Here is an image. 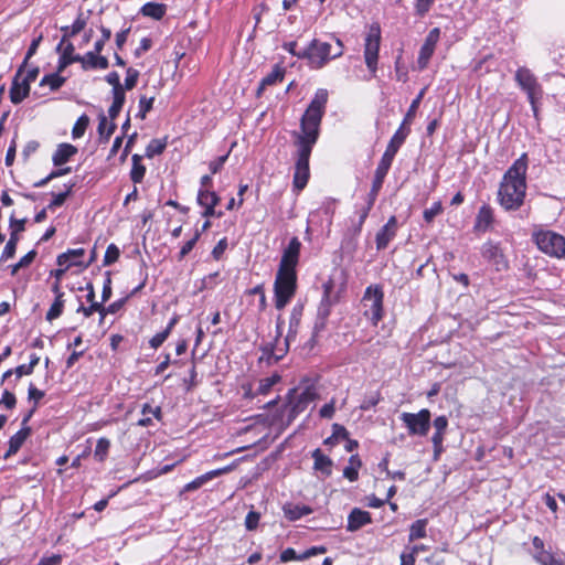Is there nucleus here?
<instances>
[{
    "mask_svg": "<svg viewBox=\"0 0 565 565\" xmlns=\"http://www.w3.org/2000/svg\"><path fill=\"white\" fill-rule=\"evenodd\" d=\"M427 523H428L427 519H418L414 523H412V525L409 527L408 540L411 542H413L415 540L426 537Z\"/></svg>",
    "mask_w": 565,
    "mask_h": 565,
    "instance_id": "nucleus-35",
    "label": "nucleus"
},
{
    "mask_svg": "<svg viewBox=\"0 0 565 565\" xmlns=\"http://www.w3.org/2000/svg\"><path fill=\"white\" fill-rule=\"evenodd\" d=\"M443 204L440 201L435 202L429 209L424 210L423 217L426 223H431L434 218L443 212Z\"/></svg>",
    "mask_w": 565,
    "mask_h": 565,
    "instance_id": "nucleus-52",
    "label": "nucleus"
},
{
    "mask_svg": "<svg viewBox=\"0 0 565 565\" xmlns=\"http://www.w3.org/2000/svg\"><path fill=\"white\" fill-rule=\"evenodd\" d=\"M86 19L83 18V13H79L73 24L71 26L65 25L61 28V31L63 32L62 42H65L66 39L73 38L79 32H82L86 26Z\"/></svg>",
    "mask_w": 565,
    "mask_h": 565,
    "instance_id": "nucleus-31",
    "label": "nucleus"
},
{
    "mask_svg": "<svg viewBox=\"0 0 565 565\" xmlns=\"http://www.w3.org/2000/svg\"><path fill=\"white\" fill-rule=\"evenodd\" d=\"M301 243L298 237H292L288 246L284 249L278 269L296 271V266L299 262Z\"/></svg>",
    "mask_w": 565,
    "mask_h": 565,
    "instance_id": "nucleus-12",
    "label": "nucleus"
},
{
    "mask_svg": "<svg viewBox=\"0 0 565 565\" xmlns=\"http://www.w3.org/2000/svg\"><path fill=\"white\" fill-rule=\"evenodd\" d=\"M297 290V271L278 269L274 282V300L278 310L284 309Z\"/></svg>",
    "mask_w": 565,
    "mask_h": 565,
    "instance_id": "nucleus-3",
    "label": "nucleus"
},
{
    "mask_svg": "<svg viewBox=\"0 0 565 565\" xmlns=\"http://www.w3.org/2000/svg\"><path fill=\"white\" fill-rule=\"evenodd\" d=\"M316 393L311 387H306L302 391L298 388L289 390L287 394V404L282 408V414L287 415V423L290 424L296 417L306 411L309 404L313 401Z\"/></svg>",
    "mask_w": 565,
    "mask_h": 565,
    "instance_id": "nucleus-6",
    "label": "nucleus"
},
{
    "mask_svg": "<svg viewBox=\"0 0 565 565\" xmlns=\"http://www.w3.org/2000/svg\"><path fill=\"white\" fill-rule=\"evenodd\" d=\"M63 310H64V299L63 297H55L53 303L51 305L49 311L46 312V320L47 321H53L55 319H57L62 313H63Z\"/></svg>",
    "mask_w": 565,
    "mask_h": 565,
    "instance_id": "nucleus-44",
    "label": "nucleus"
},
{
    "mask_svg": "<svg viewBox=\"0 0 565 565\" xmlns=\"http://www.w3.org/2000/svg\"><path fill=\"white\" fill-rule=\"evenodd\" d=\"M280 381V376L278 374H274L271 376L262 379L258 383V387L256 390L257 395H266L270 392L271 387Z\"/></svg>",
    "mask_w": 565,
    "mask_h": 565,
    "instance_id": "nucleus-42",
    "label": "nucleus"
},
{
    "mask_svg": "<svg viewBox=\"0 0 565 565\" xmlns=\"http://www.w3.org/2000/svg\"><path fill=\"white\" fill-rule=\"evenodd\" d=\"M43 36L40 34L38 38L33 39L28 51H26V54L24 56V60L22 62V64L19 66L18 68V73L19 74H23L28 64H29V60L36 53L38 49H39V45L42 41Z\"/></svg>",
    "mask_w": 565,
    "mask_h": 565,
    "instance_id": "nucleus-41",
    "label": "nucleus"
},
{
    "mask_svg": "<svg viewBox=\"0 0 565 565\" xmlns=\"http://www.w3.org/2000/svg\"><path fill=\"white\" fill-rule=\"evenodd\" d=\"M393 163V160L391 159H387L385 157L382 156L377 167H376V170H375V173H374V178H373V182H372V186H371V190L369 192V198H370V203L371 204H374L375 203V200L383 186V183H384V180H385V177L387 175L390 169H391V166Z\"/></svg>",
    "mask_w": 565,
    "mask_h": 565,
    "instance_id": "nucleus-13",
    "label": "nucleus"
},
{
    "mask_svg": "<svg viewBox=\"0 0 565 565\" xmlns=\"http://www.w3.org/2000/svg\"><path fill=\"white\" fill-rule=\"evenodd\" d=\"M397 232V218L392 215L385 225H383L380 231L376 233L375 243L376 249L383 250L385 249L390 242L396 236Z\"/></svg>",
    "mask_w": 565,
    "mask_h": 565,
    "instance_id": "nucleus-17",
    "label": "nucleus"
},
{
    "mask_svg": "<svg viewBox=\"0 0 565 565\" xmlns=\"http://www.w3.org/2000/svg\"><path fill=\"white\" fill-rule=\"evenodd\" d=\"M384 291L381 285H370L366 287L361 305L363 315L370 319L371 323L376 327L384 316Z\"/></svg>",
    "mask_w": 565,
    "mask_h": 565,
    "instance_id": "nucleus-5",
    "label": "nucleus"
},
{
    "mask_svg": "<svg viewBox=\"0 0 565 565\" xmlns=\"http://www.w3.org/2000/svg\"><path fill=\"white\" fill-rule=\"evenodd\" d=\"M311 457L313 458V469L320 471L324 477H330L332 473V460L319 448L312 451Z\"/></svg>",
    "mask_w": 565,
    "mask_h": 565,
    "instance_id": "nucleus-24",
    "label": "nucleus"
},
{
    "mask_svg": "<svg viewBox=\"0 0 565 565\" xmlns=\"http://www.w3.org/2000/svg\"><path fill=\"white\" fill-rule=\"evenodd\" d=\"M399 419L411 436H426L431 425V414L427 408H423L418 413L404 412L401 414Z\"/></svg>",
    "mask_w": 565,
    "mask_h": 565,
    "instance_id": "nucleus-9",
    "label": "nucleus"
},
{
    "mask_svg": "<svg viewBox=\"0 0 565 565\" xmlns=\"http://www.w3.org/2000/svg\"><path fill=\"white\" fill-rule=\"evenodd\" d=\"M61 72L46 74L40 81V86H50L51 90L60 89L66 82V77L60 75Z\"/></svg>",
    "mask_w": 565,
    "mask_h": 565,
    "instance_id": "nucleus-34",
    "label": "nucleus"
},
{
    "mask_svg": "<svg viewBox=\"0 0 565 565\" xmlns=\"http://www.w3.org/2000/svg\"><path fill=\"white\" fill-rule=\"evenodd\" d=\"M527 154L522 153L505 171L498 190V201L505 211H518L526 195Z\"/></svg>",
    "mask_w": 565,
    "mask_h": 565,
    "instance_id": "nucleus-2",
    "label": "nucleus"
},
{
    "mask_svg": "<svg viewBox=\"0 0 565 565\" xmlns=\"http://www.w3.org/2000/svg\"><path fill=\"white\" fill-rule=\"evenodd\" d=\"M480 254L495 271H505L510 267L509 259L507 258L499 242H493L491 239L484 242L481 245Z\"/></svg>",
    "mask_w": 565,
    "mask_h": 565,
    "instance_id": "nucleus-10",
    "label": "nucleus"
},
{
    "mask_svg": "<svg viewBox=\"0 0 565 565\" xmlns=\"http://www.w3.org/2000/svg\"><path fill=\"white\" fill-rule=\"evenodd\" d=\"M435 3V0H416L414 9L415 14L419 18H424Z\"/></svg>",
    "mask_w": 565,
    "mask_h": 565,
    "instance_id": "nucleus-55",
    "label": "nucleus"
},
{
    "mask_svg": "<svg viewBox=\"0 0 565 565\" xmlns=\"http://www.w3.org/2000/svg\"><path fill=\"white\" fill-rule=\"evenodd\" d=\"M105 81L113 86L111 92L125 90L120 83V77L117 72H110L105 76Z\"/></svg>",
    "mask_w": 565,
    "mask_h": 565,
    "instance_id": "nucleus-64",
    "label": "nucleus"
},
{
    "mask_svg": "<svg viewBox=\"0 0 565 565\" xmlns=\"http://www.w3.org/2000/svg\"><path fill=\"white\" fill-rule=\"evenodd\" d=\"M411 134L409 125L402 121L398 129L395 131V134L392 136L383 157L394 160L396 153L398 152L399 148L405 142L406 138Z\"/></svg>",
    "mask_w": 565,
    "mask_h": 565,
    "instance_id": "nucleus-15",
    "label": "nucleus"
},
{
    "mask_svg": "<svg viewBox=\"0 0 565 565\" xmlns=\"http://www.w3.org/2000/svg\"><path fill=\"white\" fill-rule=\"evenodd\" d=\"M434 52H435V47L423 43V45L420 46L419 53H418V58H417L418 68L420 71H423L427 67L429 60L433 56Z\"/></svg>",
    "mask_w": 565,
    "mask_h": 565,
    "instance_id": "nucleus-40",
    "label": "nucleus"
},
{
    "mask_svg": "<svg viewBox=\"0 0 565 565\" xmlns=\"http://www.w3.org/2000/svg\"><path fill=\"white\" fill-rule=\"evenodd\" d=\"M35 256H36V250L35 249H32L29 253H26L23 257L20 258V260L17 264L11 265L9 267L10 268V274L12 276H15L17 273L21 268L30 266L32 264V262L34 260Z\"/></svg>",
    "mask_w": 565,
    "mask_h": 565,
    "instance_id": "nucleus-43",
    "label": "nucleus"
},
{
    "mask_svg": "<svg viewBox=\"0 0 565 565\" xmlns=\"http://www.w3.org/2000/svg\"><path fill=\"white\" fill-rule=\"evenodd\" d=\"M299 60L307 61V65L311 70H321L330 61L335 60L332 54V45L320 39H312L310 43L301 50Z\"/></svg>",
    "mask_w": 565,
    "mask_h": 565,
    "instance_id": "nucleus-4",
    "label": "nucleus"
},
{
    "mask_svg": "<svg viewBox=\"0 0 565 565\" xmlns=\"http://www.w3.org/2000/svg\"><path fill=\"white\" fill-rule=\"evenodd\" d=\"M97 54H100V52L89 51L85 55L82 56V61H78V63L82 64L83 70H95L96 58Z\"/></svg>",
    "mask_w": 565,
    "mask_h": 565,
    "instance_id": "nucleus-53",
    "label": "nucleus"
},
{
    "mask_svg": "<svg viewBox=\"0 0 565 565\" xmlns=\"http://www.w3.org/2000/svg\"><path fill=\"white\" fill-rule=\"evenodd\" d=\"M285 76V68H282L280 65L276 64L271 72L268 73L266 76L262 79V86H270L278 82H281Z\"/></svg>",
    "mask_w": 565,
    "mask_h": 565,
    "instance_id": "nucleus-39",
    "label": "nucleus"
},
{
    "mask_svg": "<svg viewBox=\"0 0 565 565\" xmlns=\"http://www.w3.org/2000/svg\"><path fill=\"white\" fill-rule=\"evenodd\" d=\"M129 296H126L124 298H120L114 302H111L109 306L107 307H104L103 306V319L106 317V315L108 313H116L118 312L122 307L126 303V301L128 300Z\"/></svg>",
    "mask_w": 565,
    "mask_h": 565,
    "instance_id": "nucleus-61",
    "label": "nucleus"
},
{
    "mask_svg": "<svg viewBox=\"0 0 565 565\" xmlns=\"http://www.w3.org/2000/svg\"><path fill=\"white\" fill-rule=\"evenodd\" d=\"M99 31L102 33V36L94 44V50H96V52H102L104 50L106 42L109 41V39L111 38L110 29L100 25Z\"/></svg>",
    "mask_w": 565,
    "mask_h": 565,
    "instance_id": "nucleus-58",
    "label": "nucleus"
},
{
    "mask_svg": "<svg viewBox=\"0 0 565 565\" xmlns=\"http://www.w3.org/2000/svg\"><path fill=\"white\" fill-rule=\"evenodd\" d=\"M88 124L89 118L87 115L83 114L82 116H79L72 129V137L74 139L83 137L88 127Z\"/></svg>",
    "mask_w": 565,
    "mask_h": 565,
    "instance_id": "nucleus-47",
    "label": "nucleus"
},
{
    "mask_svg": "<svg viewBox=\"0 0 565 565\" xmlns=\"http://www.w3.org/2000/svg\"><path fill=\"white\" fill-rule=\"evenodd\" d=\"M279 559L281 563H288L291 561H305L306 558H302V553L298 554L294 548L288 547L280 553Z\"/></svg>",
    "mask_w": 565,
    "mask_h": 565,
    "instance_id": "nucleus-60",
    "label": "nucleus"
},
{
    "mask_svg": "<svg viewBox=\"0 0 565 565\" xmlns=\"http://www.w3.org/2000/svg\"><path fill=\"white\" fill-rule=\"evenodd\" d=\"M494 222L493 210L489 204H483L476 216L473 231L486 233Z\"/></svg>",
    "mask_w": 565,
    "mask_h": 565,
    "instance_id": "nucleus-18",
    "label": "nucleus"
},
{
    "mask_svg": "<svg viewBox=\"0 0 565 565\" xmlns=\"http://www.w3.org/2000/svg\"><path fill=\"white\" fill-rule=\"evenodd\" d=\"M119 256H120L119 248L113 243L109 244L107 246L105 255H104L103 265L110 266L111 264H114L115 262L118 260Z\"/></svg>",
    "mask_w": 565,
    "mask_h": 565,
    "instance_id": "nucleus-48",
    "label": "nucleus"
},
{
    "mask_svg": "<svg viewBox=\"0 0 565 565\" xmlns=\"http://www.w3.org/2000/svg\"><path fill=\"white\" fill-rule=\"evenodd\" d=\"M77 152V148L71 143H61L53 153L52 161L55 167L66 163Z\"/></svg>",
    "mask_w": 565,
    "mask_h": 565,
    "instance_id": "nucleus-26",
    "label": "nucleus"
},
{
    "mask_svg": "<svg viewBox=\"0 0 565 565\" xmlns=\"http://www.w3.org/2000/svg\"><path fill=\"white\" fill-rule=\"evenodd\" d=\"M328 97L329 94L327 89H317L313 98L301 116L300 131H292L291 134L295 146L297 147L292 180L294 191L297 193L307 186L310 178L309 159L319 139L320 125L326 113Z\"/></svg>",
    "mask_w": 565,
    "mask_h": 565,
    "instance_id": "nucleus-1",
    "label": "nucleus"
},
{
    "mask_svg": "<svg viewBox=\"0 0 565 565\" xmlns=\"http://www.w3.org/2000/svg\"><path fill=\"white\" fill-rule=\"evenodd\" d=\"M111 93H113V104L110 105V107L108 109V115L111 120H115L125 104L126 95H125V90H118V92H111Z\"/></svg>",
    "mask_w": 565,
    "mask_h": 565,
    "instance_id": "nucleus-33",
    "label": "nucleus"
},
{
    "mask_svg": "<svg viewBox=\"0 0 565 565\" xmlns=\"http://www.w3.org/2000/svg\"><path fill=\"white\" fill-rule=\"evenodd\" d=\"M201 236V232L196 230L194 236L185 242L179 252L178 259L182 260L195 246L196 242Z\"/></svg>",
    "mask_w": 565,
    "mask_h": 565,
    "instance_id": "nucleus-54",
    "label": "nucleus"
},
{
    "mask_svg": "<svg viewBox=\"0 0 565 565\" xmlns=\"http://www.w3.org/2000/svg\"><path fill=\"white\" fill-rule=\"evenodd\" d=\"M39 73H40V68L38 66H34V67H31L30 70H28L26 74L22 78L23 90H22L21 96L18 95V93L15 92L17 83L11 84L10 100L12 104L18 105V104L22 103L23 99L29 96L30 85H31V83H33L36 79Z\"/></svg>",
    "mask_w": 565,
    "mask_h": 565,
    "instance_id": "nucleus-16",
    "label": "nucleus"
},
{
    "mask_svg": "<svg viewBox=\"0 0 565 565\" xmlns=\"http://www.w3.org/2000/svg\"><path fill=\"white\" fill-rule=\"evenodd\" d=\"M435 3V0H416L414 9L415 14L419 18H424Z\"/></svg>",
    "mask_w": 565,
    "mask_h": 565,
    "instance_id": "nucleus-56",
    "label": "nucleus"
},
{
    "mask_svg": "<svg viewBox=\"0 0 565 565\" xmlns=\"http://www.w3.org/2000/svg\"><path fill=\"white\" fill-rule=\"evenodd\" d=\"M88 307L81 303L76 310L78 313H83L85 317H90L94 312L100 313V320H103V303L102 302H89Z\"/></svg>",
    "mask_w": 565,
    "mask_h": 565,
    "instance_id": "nucleus-50",
    "label": "nucleus"
},
{
    "mask_svg": "<svg viewBox=\"0 0 565 565\" xmlns=\"http://www.w3.org/2000/svg\"><path fill=\"white\" fill-rule=\"evenodd\" d=\"M74 50L75 47L73 43L67 42L60 55L57 72H63L72 63H78V61H82V55L74 54Z\"/></svg>",
    "mask_w": 565,
    "mask_h": 565,
    "instance_id": "nucleus-27",
    "label": "nucleus"
},
{
    "mask_svg": "<svg viewBox=\"0 0 565 565\" xmlns=\"http://www.w3.org/2000/svg\"><path fill=\"white\" fill-rule=\"evenodd\" d=\"M302 315H303V305L296 303L290 312L289 328H288V333L286 335V342H290V341L295 340V338L298 333L299 327H300Z\"/></svg>",
    "mask_w": 565,
    "mask_h": 565,
    "instance_id": "nucleus-22",
    "label": "nucleus"
},
{
    "mask_svg": "<svg viewBox=\"0 0 565 565\" xmlns=\"http://www.w3.org/2000/svg\"><path fill=\"white\" fill-rule=\"evenodd\" d=\"M539 249L546 255L565 259V237L550 230H541L533 234Z\"/></svg>",
    "mask_w": 565,
    "mask_h": 565,
    "instance_id": "nucleus-7",
    "label": "nucleus"
},
{
    "mask_svg": "<svg viewBox=\"0 0 565 565\" xmlns=\"http://www.w3.org/2000/svg\"><path fill=\"white\" fill-rule=\"evenodd\" d=\"M141 160L142 157L138 153H135L131 157L132 167L130 170V180L135 184L142 182L147 171L146 167L141 163Z\"/></svg>",
    "mask_w": 565,
    "mask_h": 565,
    "instance_id": "nucleus-30",
    "label": "nucleus"
},
{
    "mask_svg": "<svg viewBox=\"0 0 565 565\" xmlns=\"http://www.w3.org/2000/svg\"><path fill=\"white\" fill-rule=\"evenodd\" d=\"M327 322H328V317H322V316L317 315L315 324H313V329H312V334L308 341V345L310 348H313L317 344V341H318L317 338L327 328Z\"/></svg>",
    "mask_w": 565,
    "mask_h": 565,
    "instance_id": "nucleus-37",
    "label": "nucleus"
},
{
    "mask_svg": "<svg viewBox=\"0 0 565 565\" xmlns=\"http://www.w3.org/2000/svg\"><path fill=\"white\" fill-rule=\"evenodd\" d=\"M533 557L540 565H553L554 562L557 559L548 551L537 552L536 554L533 555Z\"/></svg>",
    "mask_w": 565,
    "mask_h": 565,
    "instance_id": "nucleus-63",
    "label": "nucleus"
},
{
    "mask_svg": "<svg viewBox=\"0 0 565 565\" xmlns=\"http://www.w3.org/2000/svg\"><path fill=\"white\" fill-rule=\"evenodd\" d=\"M424 94H425V88H423L418 95L413 99V102L411 103V106L404 117V120L403 122L407 124V125H411L412 120L414 119L415 115H416V111L419 107V104L424 97Z\"/></svg>",
    "mask_w": 565,
    "mask_h": 565,
    "instance_id": "nucleus-46",
    "label": "nucleus"
},
{
    "mask_svg": "<svg viewBox=\"0 0 565 565\" xmlns=\"http://www.w3.org/2000/svg\"><path fill=\"white\" fill-rule=\"evenodd\" d=\"M262 355L259 356V362L265 361L268 365L275 363L274 358L276 354L275 343H267L260 348Z\"/></svg>",
    "mask_w": 565,
    "mask_h": 565,
    "instance_id": "nucleus-51",
    "label": "nucleus"
},
{
    "mask_svg": "<svg viewBox=\"0 0 565 565\" xmlns=\"http://www.w3.org/2000/svg\"><path fill=\"white\" fill-rule=\"evenodd\" d=\"M230 467H225V468H222V469H215V470H211L206 473H203L199 477H196L194 480H192L191 482L186 483L183 488V491H193V490H196V489H200L202 486H204L206 482L211 481L212 479L230 471Z\"/></svg>",
    "mask_w": 565,
    "mask_h": 565,
    "instance_id": "nucleus-23",
    "label": "nucleus"
},
{
    "mask_svg": "<svg viewBox=\"0 0 565 565\" xmlns=\"http://www.w3.org/2000/svg\"><path fill=\"white\" fill-rule=\"evenodd\" d=\"M322 289L323 292L318 306L317 315L329 318L332 307L339 301V295L333 291L334 285L331 279L323 282Z\"/></svg>",
    "mask_w": 565,
    "mask_h": 565,
    "instance_id": "nucleus-14",
    "label": "nucleus"
},
{
    "mask_svg": "<svg viewBox=\"0 0 565 565\" xmlns=\"http://www.w3.org/2000/svg\"><path fill=\"white\" fill-rule=\"evenodd\" d=\"M109 448H110L109 439H107L105 437L99 438L96 443V447L94 450V457L100 462L104 461L108 455Z\"/></svg>",
    "mask_w": 565,
    "mask_h": 565,
    "instance_id": "nucleus-45",
    "label": "nucleus"
},
{
    "mask_svg": "<svg viewBox=\"0 0 565 565\" xmlns=\"http://www.w3.org/2000/svg\"><path fill=\"white\" fill-rule=\"evenodd\" d=\"M17 405L15 395L9 390H4L2 396L0 398V406H3L7 409H13Z\"/></svg>",
    "mask_w": 565,
    "mask_h": 565,
    "instance_id": "nucleus-59",
    "label": "nucleus"
},
{
    "mask_svg": "<svg viewBox=\"0 0 565 565\" xmlns=\"http://www.w3.org/2000/svg\"><path fill=\"white\" fill-rule=\"evenodd\" d=\"M75 186V183L65 184V191L61 193H52L53 199L46 206L49 210H54L55 207L62 206L66 199L72 194L73 188Z\"/></svg>",
    "mask_w": 565,
    "mask_h": 565,
    "instance_id": "nucleus-36",
    "label": "nucleus"
},
{
    "mask_svg": "<svg viewBox=\"0 0 565 565\" xmlns=\"http://www.w3.org/2000/svg\"><path fill=\"white\" fill-rule=\"evenodd\" d=\"M31 428H21L13 436H11L9 439V449L3 455V459L7 460L11 456L15 455L20 450L26 438L31 435Z\"/></svg>",
    "mask_w": 565,
    "mask_h": 565,
    "instance_id": "nucleus-21",
    "label": "nucleus"
},
{
    "mask_svg": "<svg viewBox=\"0 0 565 565\" xmlns=\"http://www.w3.org/2000/svg\"><path fill=\"white\" fill-rule=\"evenodd\" d=\"M116 128H117V126L114 121H111L108 125L107 117L102 111L98 116V127H97L99 142L107 143L109 141L111 135L115 132Z\"/></svg>",
    "mask_w": 565,
    "mask_h": 565,
    "instance_id": "nucleus-29",
    "label": "nucleus"
},
{
    "mask_svg": "<svg viewBox=\"0 0 565 565\" xmlns=\"http://www.w3.org/2000/svg\"><path fill=\"white\" fill-rule=\"evenodd\" d=\"M154 97L140 96L139 98V110L136 117L145 119L147 114L152 109Z\"/></svg>",
    "mask_w": 565,
    "mask_h": 565,
    "instance_id": "nucleus-49",
    "label": "nucleus"
},
{
    "mask_svg": "<svg viewBox=\"0 0 565 565\" xmlns=\"http://www.w3.org/2000/svg\"><path fill=\"white\" fill-rule=\"evenodd\" d=\"M380 401H381V394L379 392H375V393L366 396L362 401L360 408L362 411H369V409L375 407L380 403Z\"/></svg>",
    "mask_w": 565,
    "mask_h": 565,
    "instance_id": "nucleus-62",
    "label": "nucleus"
},
{
    "mask_svg": "<svg viewBox=\"0 0 565 565\" xmlns=\"http://www.w3.org/2000/svg\"><path fill=\"white\" fill-rule=\"evenodd\" d=\"M138 78H139V71H137L132 67H129L126 72L125 84L122 85L125 90H130L134 87H136Z\"/></svg>",
    "mask_w": 565,
    "mask_h": 565,
    "instance_id": "nucleus-57",
    "label": "nucleus"
},
{
    "mask_svg": "<svg viewBox=\"0 0 565 565\" xmlns=\"http://www.w3.org/2000/svg\"><path fill=\"white\" fill-rule=\"evenodd\" d=\"M196 201L200 206L217 205L221 198L210 189H199Z\"/></svg>",
    "mask_w": 565,
    "mask_h": 565,
    "instance_id": "nucleus-32",
    "label": "nucleus"
},
{
    "mask_svg": "<svg viewBox=\"0 0 565 565\" xmlns=\"http://www.w3.org/2000/svg\"><path fill=\"white\" fill-rule=\"evenodd\" d=\"M84 255V248L67 249L66 252L57 256L56 264L58 266H66V268H70L72 266H83L84 262L81 258Z\"/></svg>",
    "mask_w": 565,
    "mask_h": 565,
    "instance_id": "nucleus-20",
    "label": "nucleus"
},
{
    "mask_svg": "<svg viewBox=\"0 0 565 565\" xmlns=\"http://www.w3.org/2000/svg\"><path fill=\"white\" fill-rule=\"evenodd\" d=\"M284 515L287 520L294 522L300 520L302 516L312 513V509L306 504L286 503L282 507Z\"/></svg>",
    "mask_w": 565,
    "mask_h": 565,
    "instance_id": "nucleus-25",
    "label": "nucleus"
},
{
    "mask_svg": "<svg viewBox=\"0 0 565 565\" xmlns=\"http://www.w3.org/2000/svg\"><path fill=\"white\" fill-rule=\"evenodd\" d=\"M372 522L371 513L359 508H354L348 515L347 530L355 532Z\"/></svg>",
    "mask_w": 565,
    "mask_h": 565,
    "instance_id": "nucleus-19",
    "label": "nucleus"
},
{
    "mask_svg": "<svg viewBox=\"0 0 565 565\" xmlns=\"http://www.w3.org/2000/svg\"><path fill=\"white\" fill-rule=\"evenodd\" d=\"M139 13L153 20H161L167 13V4L147 2L140 8Z\"/></svg>",
    "mask_w": 565,
    "mask_h": 565,
    "instance_id": "nucleus-28",
    "label": "nucleus"
},
{
    "mask_svg": "<svg viewBox=\"0 0 565 565\" xmlns=\"http://www.w3.org/2000/svg\"><path fill=\"white\" fill-rule=\"evenodd\" d=\"M380 44L381 28L374 23L364 39V62L372 76H375L377 71Z\"/></svg>",
    "mask_w": 565,
    "mask_h": 565,
    "instance_id": "nucleus-8",
    "label": "nucleus"
},
{
    "mask_svg": "<svg viewBox=\"0 0 565 565\" xmlns=\"http://www.w3.org/2000/svg\"><path fill=\"white\" fill-rule=\"evenodd\" d=\"M167 148V138L163 139H152L148 146L146 147L145 156L149 159L154 156L161 154Z\"/></svg>",
    "mask_w": 565,
    "mask_h": 565,
    "instance_id": "nucleus-38",
    "label": "nucleus"
},
{
    "mask_svg": "<svg viewBox=\"0 0 565 565\" xmlns=\"http://www.w3.org/2000/svg\"><path fill=\"white\" fill-rule=\"evenodd\" d=\"M514 79L519 87L526 94L527 100L543 97V88L535 75L526 67H519Z\"/></svg>",
    "mask_w": 565,
    "mask_h": 565,
    "instance_id": "nucleus-11",
    "label": "nucleus"
}]
</instances>
